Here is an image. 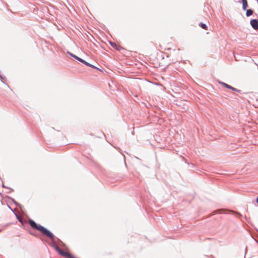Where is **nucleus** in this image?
I'll return each mask as SVG.
<instances>
[{"instance_id": "f03ea898", "label": "nucleus", "mask_w": 258, "mask_h": 258, "mask_svg": "<svg viewBox=\"0 0 258 258\" xmlns=\"http://www.w3.org/2000/svg\"><path fill=\"white\" fill-rule=\"evenodd\" d=\"M55 249H56V251L58 252V253H59L61 255L67 258H71V257L72 256L70 253H69L67 251H64L62 250L58 246H56L55 247Z\"/></svg>"}, {"instance_id": "9d476101", "label": "nucleus", "mask_w": 258, "mask_h": 258, "mask_svg": "<svg viewBox=\"0 0 258 258\" xmlns=\"http://www.w3.org/2000/svg\"><path fill=\"white\" fill-rule=\"evenodd\" d=\"M256 203H257V204H258V197L256 198Z\"/></svg>"}, {"instance_id": "7ed1b4c3", "label": "nucleus", "mask_w": 258, "mask_h": 258, "mask_svg": "<svg viewBox=\"0 0 258 258\" xmlns=\"http://www.w3.org/2000/svg\"><path fill=\"white\" fill-rule=\"evenodd\" d=\"M71 55L73 57L75 58L76 59H77L79 61H80V62L84 63L85 64H86V65H87L88 66H89V67H91L92 68H95V67L94 66L89 63L88 62H86V61H85L84 60L81 59V58L79 57L78 56H76L75 55L72 54H71Z\"/></svg>"}, {"instance_id": "0eeeda50", "label": "nucleus", "mask_w": 258, "mask_h": 258, "mask_svg": "<svg viewBox=\"0 0 258 258\" xmlns=\"http://www.w3.org/2000/svg\"><path fill=\"white\" fill-rule=\"evenodd\" d=\"M248 7L247 2L242 3V8L244 10H246Z\"/></svg>"}, {"instance_id": "f257e3e1", "label": "nucleus", "mask_w": 258, "mask_h": 258, "mask_svg": "<svg viewBox=\"0 0 258 258\" xmlns=\"http://www.w3.org/2000/svg\"><path fill=\"white\" fill-rule=\"evenodd\" d=\"M28 223L32 228L40 231L41 233L46 235L47 237L52 239L54 238V235L51 232H50L49 230H48L47 229H46L42 226L38 225L33 220L31 219L29 220Z\"/></svg>"}, {"instance_id": "6e6552de", "label": "nucleus", "mask_w": 258, "mask_h": 258, "mask_svg": "<svg viewBox=\"0 0 258 258\" xmlns=\"http://www.w3.org/2000/svg\"><path fill=\"white\" fill-rule=\"evenodd\" d=\"M253 13V11L251 9H249V10H247V11H246V15L247 17H249L250 16H251Z\"/></svg>"}, {"instance_id": "f8f14e48", "label": "nucleus", "mask_w": 258, "mask_h": 258, "mask_svg": "<svg viewBox=\"0 0 258 258\" xmlns=\"http://www.w3.org/2000/svg\"><path fill=\"white\" fill-rule=\"evenodd\" d=\"M3 230V229H0V232H1Z\"/></svg>"}, {"instance_id": "423d86ee", "label": "nucleus", "mask_w": 258, "mask_h": 258, "mask_svg": "<svg viewBox=\"0 0 258 258\" xmlns=\"http://www.w3.org/2000/svg\"><path fill=\"white\" fill-rule=\"evenodd\" d=\"M221 84L223 86H224L225 87H226V88H228V89H231V90H236V89H235V88H233V87H232V86H231L229 85L228 84H226V83H223V82L221 83Z\"/></svg>"}, {"instance_id": "39448f33", "label": "nucleus", "mask_w": 258, "mask_h": 258, "mask_svg": "<svg viewBox=\"0 0 258 258\" xmlns=\"http://www.w3.org/2000/svg\"><path fill=\"white\" fill-rule=\"evenodd\" d=\"M110 44L112 47H113L117 50H120L121 49H123L122 46L115 43L110 42Z\"/></svg>"}, {"instance_id": "1a4fd4ad", "label": "nucleus", "mask_w": 258, "mask_h": 258, "mask_svg": "<svg viewBox=\"0 0 258 258\" xmlns=\"http://www.w3.org/2000/svg\"><path fill=\"white\" fill-rule=\"evenodd\" d=\"M200 26H201V27L204 29H205V30H207L208 29V27L207 26V25L204 23H201L200 24Z\"/></svg>"}, {"instance_id": "9b49d317", "label": "nucleus", "mask_w": 258, "mask_h": 258, "mask_svg": "<svg viewBox=\"0 0 258 258\" xmlns=\"http://www.w3.org/2000/svg\"><path fill=\"white\" fill-rule=\"evenodd\" d=\"M242 1V2H247V0H241Z\"/></svg>"}, {"instance_id": "20e7f679", "label": "nucleus", "mask_w": 258, "mask_h": 258, "mask_svg": "<svg viewBox=\"0 0 258 258\" xmlns=\"http://www.w3.org/2000/svg\"><path fill=\"white\" fill-rule=\"evenodd\" d=\"M250 24L253 29L255 30L258 29V21L256 20L253 19L251 20Z\"/></svg>"}]
</instances>
